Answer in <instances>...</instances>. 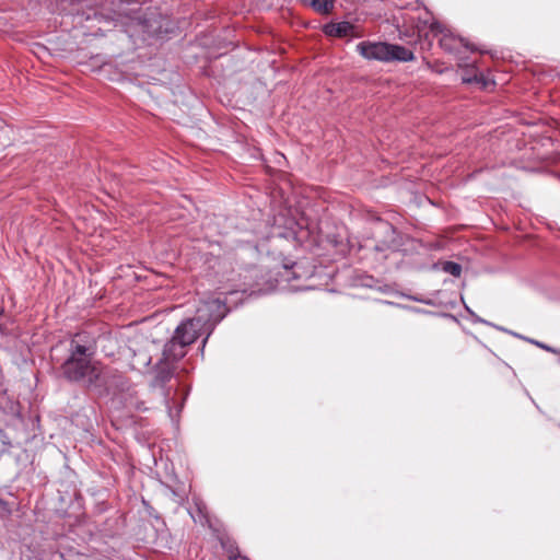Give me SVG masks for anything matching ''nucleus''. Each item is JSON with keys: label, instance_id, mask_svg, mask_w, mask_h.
Here are the masks:
<instances>
[{"label": "nucleus", "instance_id": "obj_1", "mask_svg": "<svg viewBox=\"0 0 560 560\" xmlns=\"http://www.w3.org/2000/svg\"><path fill=\"white\" fill-rule=\"evenodd\" d=\"M96 349L93 335L86 331L75 334L69 342L68 357L60 371L68 382L98 397H107L125 386L126 377L118 370L95 360Z\"/></svg>", "mask_w": 560, "mask_h": 560}, {"label": "nucleus", "instance_id": "obj_2", "mask_svg": "<svg viewBox=\"0 0 560 560\" xmlns=\"http://www.w3.org/2000/svg\"><path fill=\"white\" fill-rule=\"evenodd\" d=\"M357 51L368 60L388 62L413 59V54L406 47L381 42H361L357 45Z\"/></svg>", "mask_w": 560, "mask_h": 560}, {"label": "nucleus", "instance_id": "obj_3", "mask_svg": "<svg viewBox=\"0 0 560 560\" xmlns=\"http://www.w3.org/2000/svg\"><path fill=\"white\" fill-rule=\"evenodd\" d=\"M228 313L229 308L225 305V301H222L219 298L205 300L198 306L196 317L200 318V322L207 328V335L202 340L200 348L201 354H203L206 343L215 326L226 316Z\"/></svg>", "mask_w": 560, "mask_h": 560}, {"label": "nucleus", "instance_id": "obj_4", "mask_svg": "<svg viewBox=\"0 0 560 560\" xmlns=\"http://www.w3.org/2000/svg\"><path fill=\"white\" fill-rule=\"evenodd\" d=\"M206 332L207 328L200 322V318L196 316L192 318H188L183 320L175 329L174 335L176 339L180 340L187 347L194 343L198 337Z\"/></svg>", "mask_w": 560, "mask_h": 560}, {"label": "nucleus", "instance_id": "obj_5", "mask_svg": "<svg viewBox=\"0 0 560 560\" xmlns=\"http://www.w3.org/2000/svg\"><path fill=\"white\" fill-rule=\"evenodd\" d=\"M109 396L118 397L124 407L130 411L141 412L148 410L145 401L140 398L139 390L127 378L125 386L117 388Z\"/></svg>", "mask_w": 560, "mask_h": 560}, {"label": "nucleus", "instance_id": "obj_6", "mask_svg": "<svg viewBox=\"0 0 560 560\" xmlns=\"http://www.w3.org/2000/svg\"><path fill=\"white\" fill-rule=\"evenodd\" d=\"M430 31L432 32L433 36H440V45L445 51L454 52L457 50L459 45L474 50V48L470 47L464 38L454 36L439 22H433L430 26Z\"/></svg>", "mask_w": 560, "mask_h": 560}, {"label": "nucleus", "instance_id": "obj_7", "mask_svg": "<svg viewBox=\"0 0 560 560\" xmlns=\"http://www.w3.org/2000/svg\"><path fill=\"white\" fill-rule=\"evenodd\" d=\"M186 348L187 346L185 343H183L180 340L176 339L175 336H173L171 340L164 345L161 359L166 363L174 364L175 362L179 361L186 355Z\"/></svg>", "mask_w": 560, "mask_h": 560}, {"label": "nucleus", "instance_id": "obj_8", "mask_svg": "<svg viewBox=\"0 0 560 560\" xmlns=\"http://www.w3.org/2000/svg\"><path fill=\"white\" fill-rule=\"evenodd\" d=\"M324 33L327 36L332 37H360L361 35L357 31V27L354 24L342 21L338 23H328L324 26Z\"/></svg>", "mask_w": 560, "mask_h": 560}, {"label": "nucleus", "instance_id": "obj_9", "mask_svg": "<svg viewBox=\"0 0 560 560\" xmlns=\"http://www.w3.org/2000/svg\"><path fill=\"white\" fill-rule=\"evenodd\" d=\"M173 376V364L166 363L162 361V359L159 360L156 364V373L153 381L154 386H161L163 387L165 383H167Z\"/></svg>", "mask_w": 560, "mask_h": 560}, {"label": "nucleus", "instance_id": "obj_10", "mask_svg": "<svg viewBox=\"0 0 560 560\" xmlns=\"http://www.w3.org/2000/svg\"><path fill=\"white\" fill-rule=\"evenodd\" d=\"M301 2L320 14L330 13L335 5L334 0H301Z\"/></svg>", "mask_w": 560, "mask_h": 560}, {"label": "nucleus", "instance_id": "obj_11", "mask_svg": "<svg viewBox=\"0 0 560 560\" xmlns=\"http://www.w3.org/2000/svg\"><path fill=\"white\" fill-rule=\"evenodd\" d=\"M443 270L454 277H459L462 273V266L454 261H445L443 264Z\"/></svg>", "mask_w": 560, "mask_h": 560}, {"label": "nucleus", "instance_id": "obj_12", "mask_svg": "<svg viewBox=\"0 0 560 560\" xmlns=\"http://www.w3.org/2000/svg\"><path fill=\"white\" fill-rule=\"evenodd\" d=\"M463 82L464 83H472V82L481 83L483 88H487V85H488V81L483 78V75L477 74V73L474 77H463Z\"/></svg>", "mask_w": 560, "mask_h": 560}, {"label": "nucleus", "instance_id": "obj_13", "mask_svg": "<svg viewBox=\"0 0 560 560\" xmlns=\"http://www.w3.org/2000/svg\"><path fill=\"white\" fill-rule=\"evenodd\" d=\"M513 335H514V336H516V337H518V338L525 339V340H527V341H529V342H532V343L536 345L537 347H539V348H541V349H544V350H546V351H549V352H552V353H557V352H558V351H557L556 349H553L552 347H550V346H548V345H545V343H542V342H539V341H536V340H532V339L525 338V337H523V336H521V335H518V334H514V332H513Z\"/></svg>", "mask_w": 560, "mask_h": 560}, {"label": "nucleus", "instance_id": "obj_14", "mask_svg": "<svg viewBox=\"0 0 560 560\" xmlns=\"http://www.w3.org/2000/svg\"><path fill=\"white\" fill-rule=\"evenodd\" d=\"M294 225H296V223L292 222V225L289 228L288 232L285 233H278L279 236L281 237H293V238H296V230L294 229Z\"/></svg>", "mask_w": 560, "mask_h": 560}, {"label": "nucleus", "instance_id": "obj_15", "mask_svg": "<svg viewBox=\"0 0 560 560\" xmlns=\"http://www.w3.org/2000/svg\"><path fill=\"white\" fill-rule=\"evenodd\" d=\"M164 400H165V404H166V407H167V410H168V416L172 419H174L173 410H172V408L170 406L168 394H165Z\"/></svg>", "mask_w": 560, "mask_h": 560}, {"label": "nucleus", "instance_id": "obj_16", "mask_svg": "<svg viewBox=\"0 0 560 560\" xmlns=\"http://www.w3.org/2000/svg\"><path fill=\"white\" fill-rule=\"evenodd\" d=\"M131 3H139L138 0H119V5H122V4H131Z\"/></svg>", "mask_w": 560, "mask_h": 560}, {"label": "nucleus", "instance_id": "obj_17", "mask_svg": "<svg viewBox=\"0 0 560 560\" xmlns=\"http://www.w3.org/2000/svg\"><path fill=\"white\" fill-rule=\"evenodd\" d=\"M234 560H249V559L247 557H245V556L238 555V556L234 557Z\"/></svg>", "mask_w": 560, "mask_h": 560}, {"label": "nucleus", "instance_id": "obj_18", "mask_svg": "<svg viewBox=\"0 0 560 560\" xmlns=\"http://www.w3.org/2000/svg\"><path fill=\"white\" fill-rule=\"evenodd\" d=\"M466 310H467V312H468L472 317H476L475 313H474L470 308H468V307L466 306Z\"/></svg>", "mask_w": 560, "mask_h": 560}, {"label": "nucleus", "instance_id": "obj_19", "mask_svg": "<svg viewBox=\"0 0 560 560\" xmlns=\"http://www.w3.org/2000/svg\"><path fill=\"white\" fill-rule=\"evenodd\" d=\"M411 300L416 301V302H424L423 300L421 299H418V298H410Z\"/></svg>", "mask_w": 560, "mask_h": 560}, {"label": "nucleus", "instance_id": "obj_20", "mask_svg": "<svg viewBox=\"0 0 560 560\" xmlns=\"http://www.w3.org/2000/svg\"><path fill=\"white\" fill-rule=\"evenodd\" d=\"M118 14H125V15L129 16L128 12H122L120 9L118 10Z\"/></svg>", "mask_w": 560, "mask_h": 560}, {"label": "nucleus", "instance_id": "obj_21", "mask_svg": "<svg viewBox=\"0 0 560 560\" xmlns=\"http://www.w3.org/2000/svg\"><path fill=\"white\" fill-rule=\"evenodd\" d=\"M475 322H481V323H486L487 324V322L485 319H481V318H476Z\"/></svg>", "mask_w": 560, "mask_h": 560}, {"label": "nucleus", "instance_id": "obj_22", "mask_svg": "<svg viewBox=\"0 0 560 560\" xmlns=\"http://www.w3.org/2000/svg\"><path fill=\"white\" fill-rule=\"evenodd\" d=\"M15 409H16V408H15L14 406H11V411H12V413H15Z\"/></svg>", "mask_w": 560, "mask_h": 560}, {"label": "nucleus", "instance_id": "obj_23", "mask_svg": "<svg viewBox=\"0 0 560 560\" xmlns=\"http://www.w3.org/2000/svg\"><path fill=\"white\" fill-rule=\"evenodd\" d=\"M151 362V359H149L148 361L144 362V364H150Z\"/></svg>", "mask_w": 560, "mask_h": 560}]
</instances>
